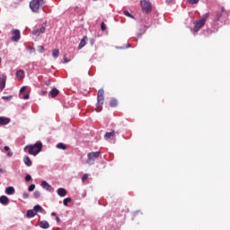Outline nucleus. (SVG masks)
<instances>
[{"instance_id": "obj_1", "label": "nucleus", "mask_w": 230, "mask_h": 230, "mask_svg": "<svg viewBox=\"0 0 230 230\" xmlns=\"http://www.w3.org/2000/svg\"><path fill=\"white\" fill-rule=\"evenodd\" d=\"M24 152H28L30 155H39L42 152V142L38 141L34 145H29L24 147Z\"/></svg>"}, {"instance_id": "obj_2", "label": "nucleus", "mask_w": 230, "mask_h": 230, "mask_svg": "<svg viewBox=\"0 0 230 230\" xmlns=\"http://www.w3.org/2000/svg\"><path fill=\"white\" fill-rule=\"evenodd\" d=\"M104 93H105V92L103 91V89H101L98 91L97 103H96V108H95L96 112H102V111L103 109V102H105V98L103 97Z\"/></svg>"}, {"instance_id": "obj_3", "label": "nucleus", "mask_w": 230, "mask_h": 230, "mask_svg": "<svg viewBox=\"0 0 230 230\" xmlns=\"http://www.w3.org/2000/svg\"><path fill=\"white\" fill-rule=\"evenodd\" d=\"M209 18V13H205L199 20L194 22V31L197 33L201 28H203L204 24H206V21Z\"/></svg>"}, {"instance_id": "obj_4", "label": "nucleus", "mask_w": 230, "mask_h": 230, "mask_svg": "<svg viewBox=\"0 0 230 230\" xmlns=\"http://www.w3.org/2000/svg\"><path fill=\"white\" fill-rule=\"evenodd\" d=\"M30 8L34 13H39L40 8H44V0H32L30 2Z\"/></svg>"}, {"instance_id": "obj_5", "label": "nucleus", "mask_w": 230, "mask_h": 230, "mask_svg": "<svg viewBox=\"0 0 230 230\" xmlns=\"http://www.w3.org/2000/svg\"><path fill=\"white\" fill-rule=\"evenodd\" d=\"M100 157V151L91 152L87 155L86 164L93 165L94 164V159H98Z\"/></svg>"}, {"instance_id": "obj_6", "label": "nucleus", "mask_w": 230, "mask_h": 230, "mask_svg": "<svg viewBox=\"0 0 230 230\" xmlns=\"http://www.w3.org/2000/svg\"><path fill=\"white\" fill-rule=\"evenodd\" d=\"M141 6L144 13H150V12H152V4L150 3V0H142Z\"/></svg>"}, {"instance_id": "obj_7", "label": "nucleus", "mask_w": 230, "mask_h": 230, "mask_svg": "<svg viewBox=\"0 0 230 230\" xmlns=\"http://www.w3.org/2000/svg\"><path fill=\"white\" fill-rule=\"evenodd\" d=\"M46 31V23H43L40 29H36L32 31V35L35 37H40L42 33H45Z\"/></svg>"}, {"instance_id": "obj_8", "label": "nucleus", "mask_w": 230, "mask_h": 230, "mask_svg": "<svg viewBox=\"0 0 230 230\" xmlns=\"http://www.w3.org/2000/svg\"><path fill=\"white\" fill-rule=\"evenodd\" d=\"M6 87V75H0V93Z\"/></svg>"}, {"instance_id": "obj_9", "label": "nucleus", "mask_w": 230, "mask_h": 230, "mask_svg": "<svg viewBox=\"0 0 230 230\" xmlns=\"http://www.w3.org/2000/svg\"><path fill=\"white\" fill-rule=\"evenodd\" d=\"M13 35L12 37L13 42H18V40H21V31L19 30H13Z\"/></svg>"}, {"instance_id": "obj_10", "label": "nucleus", "mask_w": 230, "mask_h": 230, "mask_svg": "<svg viewBox=\"0 0 230 230\" xmlns=\"http://www.w3.org/2000/svg\"><path fill=\"white\" fill-rule=\"evenodd\" d=\"M11 119L10 118L6 117H0V126L3 127L4 125H8L10 123Z\"/></svg>"}, {"instance_id": "obj_11", "label": "nucleus", "mask_w": 230, "mask_h": 230, "mask_svg": "<svg viewBox=\"0 0 230 230\" xmlns=\"http://www.w3.org/2000/svg\"><path fill=\"white\" fill-rule=\"evenodd\" d=\"M41 187L44 189V190H47V191H51V190H53V188L51 187V185H49V183H48V181H43L41 182Z\"/></svg>"}, {"instance_id": "obj_12", "label": "nucleus", "mask_w": 230, "mask_h": 230, "mask_svg": "<svg viewBox=\"0 0 230 230\" xmlns=\"http://www.w3.org/2000/svg\"><path fill=\"white\" fill-rule=\"evenodd\" d=\"M116 136V131L112 130L111 132H106L104 135V139L109 140L111 139V137H114Z\"/></svg>"}, {"instance_id": "obj_13", "label": "nucleus", "mask_w": 230, "mask_h": 230, "mask_svg": "<svg viewBox=\"0 0 230 230\" xmlns=\"http://www.w3.org/2000/svg\"><path fill=\"white\" fill-rule=\"evenodd\" d=\"M85 44H87V36L83 37L79 43L78 49H82L85 46Z\"/></svg>"}, {"instance_id": "obj_14", "label": "nucleus", "mask_w": 230, "mask_h": 230, "mask_svg": "<svg viewBox=\"0 0 230 230\" xmlns=\"http://www.w3.org/2000/svg\"><path fill=\"white\" fill-rule=\"evenodd\" d=\"M16 78L19 81L22 80L24 78V70H18L16 72Z\"/></svg>"}, {"instance_id": "obj_15", "label": "nucleus", "mask_w": 230, "mask_h": 230, "mask_svg": "<svg viewBox=\"0 0 230 230\" xmlns=\"http://www.w3.org/2000/svg\"><path fill=\"white\" fill-rule=\"evenodd\" d=\"M60 91H58V89L57 88H53L51 91H50V96L51 98H57V96H58Z\"/></svg>"}, {"instance_id": "obj_16", "label": "nucleus", "mask_w": 230, "mask_h": 230, "mask_svg": "<svg viewBox=\"0 0 230 230\" xmlns=\"http://www.w3.org/2000/svg\"><path fill=\"white\" fill-rule=\"evenodd\" d=\"M58 195H59V197H66V195H67V190L64 188H59L58 190Z\"/></svg>"}, {"instance_id": "obj_17", "label": "nucleus", "mask_w": 230, "mask_h": 230, "mask_svg": "<svg viewBox=\"0 0 230 230\" xmlns=\"http://www.w3.org/2000/svg\"><path fill=\"white\" fill-rule=\"evenodd\" d=\"M6 195H13L15 193V189L12 186H9L5 189Z\"/></svg>"}, {"instance_id": "obj_18", "label": "nucleus", "mask_w": 230, "mask_h": 230, "mask_svg": "<svg viewBox=\"0 0 230 230\" xmlns=\"http://www.w3.org/2000/svg\"><path fill=\"white\" fill-rule=\"evenodd\" d=\"M40 227H41V229H49V223H48V221H41Z\"/></svg>"}, {"instance_id": "obj_19", "label": "nucleus", "mask_w": 230, "mask_h": 230, "mask_svg": "<svg viewBox=\"0 0 230 230\" xmlns=\"http://www.w3.org/2000/svg\"><path fill=\"white\" fill-rule=\"evenodd\" d=\"M8 201H9L8 197H6V196L0 197V204L6 206V204H8Z\"/></svg>"}, {"instance_id": "obj_20", "label": "nucleus", "mask_w": 230, "mask_h": 230, "mask_svg": "<svg viewBox=\"0 0 230 230\" xmlns=\"http://www.w3.org/2000/svg\"><path fill=\"white\" fill-rule=\"evenodd\" d=\"M33 210L35 211L36 215H37V213L44 212V208H42V207H40V205L34 206Z\"/></svg>"}, {"instance_id": "obj_21", "label": "nucleus", "mask_w": 230, "mask_h": 230, "mask_svg": "<svg viewBox=\"0 0 230 230\" xmlns=\"http://www.w3.org/2000/svg\"><path fill=\"white\" fill-rule=\"evenodd\" d=\"M23 163L26 166H31L32 164V162H31V159H30V156H25L23 158Z\"/></svg>"}, {"instance_id": "obj_22", "label": "nucleus", "mask_w": 230, "mask_h": 230, "mask_svg": "<svg viewBox=\"0 0 230 230\" xmlns=\"http://www.w3.org/2000/svg\"><path fill=\"white\" fill-rule=\"evenodd\" d=\"M225 8L224 7H222L221 8V11H218L217 13V15H216V21H220V19H221V17H222V13H223V12H225Z\"/></svg>"}, {"instance_id": "obj_23", "label": "nucleus", "mask_w": 230, "mask_h": 230, "mask_svg": "<svg viewBox=\"0 0 230 230\" xmlns=\"http://www.w3.org/2000/svg\"><path fill=\"white\" fill-rule=\"evenodd\" d=\"M58 55H60V50H58V49H54L52 50L53 58H58Z\"/></svg>"}, {"instance_id": "obj_24", "label": "nucleus", "mask_w": 230, "mask_h": 230, "mask_svg": "<svg viewBox=\"0 0 230 230\" xmlns=\"http://www.w3.org/2000/svg\"><path fill=\"white\" fill-rule=\"evenodd\" d=\"M36 212L33 209L28 210L27 211V217L28 218H33V217H35Z\"/></svg>"}, {"instance_id": "obj_25", "label": "nucleus", "mask_w": 230, "mask_h": 230, "mask_svg": "<svg viewBox=\"0 0 230 230\" xmlns=\"http://www.w3.org/2000/svg\"><path fill=\"white\" fill-rule=\"evenodd\" d=\"M56 146H57V148H58V150H66L67 149V146H66L64 143H58Z\"/></svg>"}, {"instance_id": "obj_26", "label": "nucleus", "mask_w": 230, "mask_h": 230, "mask_svg": "<svg viewBox=\"0 0 230 230\" xmlns=\"http://www.w3.org/2000/svg\"><path fill=\"white\" fill-rule=\"evenodd\" d=\"M110 106L111 107H117L118 106V101H116V99L111 100V102H110Z\"/></svg>"}, {"instance_id": "obj_27", "label": "nucleus", "mask_w": 230, "mask_h": 230, "mask_svg": "<svg viewBox=\"0 0 230 230\" xmlns=\"http://www.w3.org/2000/svg\"><path fill=\"white\" fill-rule=\"evenodd\" d=\"M33 197L34 199H39L40 197V191L39 190L34 191Z\"/></svg>"}, {"instance_id": "obj_28", "label": "nucleus", "mask_w": 230, "mask_h": 230, "mask_svg": "<svg viewBox=\"0 0 230 230\" xmlns=\"http://www.w3.org/2000/svg\"><path fill=\"white\" fill-rule=\"evenodd\" d=\"M68 202H71V198H66V199L63 200L64 206H67V203H68Z\"/></svg>"}, {"instance_id": "obj_29", "label": "nucleus", "mask_w": 230, "mask_h": 230, "mask_svg": "<svg viewBox=\"0 0 230 230\" xmlns=\"http://www.w3.org/2000/svg\"><path fill=\"white\" fill-rule=\"evenodd\" d=\"M101 30L102 31H105V30H107V25H105V22H102V24H101Z\"/></svg>"}, {"instance_id": "obj_30", "label": "nucleus", "mask_w": 230, "mask_h": 230, "mask_svg": "<svg viewBox=\"0 0 230 230\" xmlns=\"http://www.w3.org/2000/svg\"><path fill=\"white\" fill-rule=\"evenodd\" d=\"M188 2L190 3V4H199V0H188Z\"/></svg>"}, {"instance_id": "obj_31", "label": "nucleus", "mask_w": 230, "mask_h": 230, "mask_svg": "<svg viewBox=\"0 0 230 230\" xmlns=\"http://www.w3.org/2000/svg\"><path fill=\"white\" fill-rule=\"evenodd\" d=\"M124 15H126L127 17H131V19H134V16H132V14H130L128 11H124Z\"/></svg>"}, {"instance_id": "obj_32", "label": "nucleus", "mask_w": 230, "mask_h": 230, "mask_svg": "<svg viewBox=\"0 0 230 230\" xmlns=\"http://www.w3.org/2000/svg\"><path fill=\"white\" fill-rule=\"evenodd\" d=\"M35 190V184H31L28 188V191H33Z\"/></svg>"}, {"instance_id": "obj_33", "label": "nucleus", "mask_w": 230, "mask_h": 230, "mask_svg": "<svg viewBox=\"0 0 230 230\" xmlns=\"http://www.w3.org/2000/svg\"><path fill=\"white\" fill-rule=\"evenodd\" d=\"M86 179H89V174L84 173L82 177V182H84Z\"/></svg>"}, {"instance_id": "obj_34", "label": "nucleus", "mask_w": 230, "mask_h": 230, "mask_svg": "<svg viewBox=\"0 0 230 230\" xmlns=\"http://www.w3.org/2000/svg\"><path fill=\"white\" fill-rule=\"evenodd\" d=\"M13 96L12 95H9V96H3L2 97V100H7V101H10L12 100Z\"/></svg>"}, {"instance_id": "obj_35", "label": "nucleus", "mask_w": 230, "mask_h": 230, "mask_svg": "<svg viewBox=\"0 0 230 230\" xmlns=\"http://www.w3.org/2000/svg\"><path fill=\"white\" fill-rule=\"evenodd\" d=\"M39 51H40V53H44V51H45L44 46H40Z\"/></svg>"}, {"instance_id": "obj_36", "label": "nucleus", "mask_w": 230, "mask_h": 230, "mask_svg": "<svg viewBox=\"0 0 230 230\" xmlns=\"http://www.w3.org/2000/svg\"><path fill=\"white\" fill-rule=\"evenodd\" d=\"M25 181H26L27 182H29V181H31V175L27 174L26 177H25Z\"/></svg>"}, {"instance_id": "obj_37", "label": "nucleus", "mask_w": 230, "mask_h": 230, "mask_svg": "<svg viewBox=\"0 0 230 230\" xmlns=\"http://www.w3.org/2000/svg\"><path fill=\"white\" fill-rule=\"evenodd\" d=\"M45 85H47V87H49V85H51V81L49 80L45 81Z\"/></svg>"}, {"instance_id": "obj_38", "label": "nucleus", "mask_w": 230, "mask_h": 230, "mask_svg": "<svg viewBox=\"0 0 230 230\" xmlns=\"http://www.w3.org/2000/svg\"><path fill=\"white\" fill-rule=\"evenodd\" d=\"M64 62H65V64H68V62H70V60L67 58V57L64 56Z\"/></svg>"}, {"instance_id": "obj_39", "label": "nucleus", "mask_w": 230, "mask_h": 230, "mask_svg": "<svg viewBox=\"0 0 230 230\" xmlns=\"http://www.w3.org/2000/svg\"><path fill=\"white\" fill-rule=\"evenodd\" d=\"M4 150L5 152H10V146H4Z\"/></svg>"}, {"instance_id": "obj_40", "label": "nucleus", "mask_w": 230, "mask_h": 230, "mask_svg": "<svg viewBox=\"0 0 230 230\" xmlns=\"http://www.w3.org/2000/svg\"><path fill=\"white\" fill-rule=\"evenodd\" d=\"M23 199H29L30 195L26 192L22 194Z\"/></svg>"}, {"instance_id": "obj_41", "label": "nucleus", "mask_w": 230, "mask_h": 230, "mask_svg": "<svg viewBox=\"0 0 230 230\" xmlns=\"http://www.w3.org/2000/svg\"><path fill=\"white\" fill-rule=\"evenodd\" d=\"M27 87L26 86H22L20 90V93H24V91H26Z\"/></svg>"}, {"instance_id": "obj_42", "label": "nucleus", "mask_w": 230, "mask_h": 230, "mask_svg": "<svg viewBox=\"0 0 230 230\" xmlns=\"http://www.w3.org/2000/svg\"><path fill=\"white\" fill-rule=\"evenodd\" d=\"M23 100H30V94H25L23 96Z\"/></svg>"}, {"instance_id": "obj_43", "label": "nucleus", "mask_w": 230, "mask_h": 230, "mask_svg": "<svg viewBox=\"0 0 230 230\" xmlns=\"http://www.w3.org/2000/svg\"><path fill=\"white\" fill-rule=\"evenodd\" d=\"M13 155V153L12 151H9L8 154H7V156L12 157Z\"/></svg>"}, {"instance_id": "obj_44", "label": "nucleus", "mask_w": 230, "mask_h": 230, "mask_svg": "<svg viewBox=\"0 0 230 230\" xmlns=\"http://www.w3.org/2000/svg\"><path fill=\"white\" fill-rule=\"evenodd\" d=\"M56 220H57L58 223L60 222V217H56Z\"/></svg>"}, {"instance_id": "obj_45", "label": "nucleus", "mask_w": 230, "mask_h": 230, "mask_svg": "<svg viewBox=\"0 0 230 230\" xmlns=\"http://www.w3.org/2000/svg\"><path fill=\"white\" fill-rule=\"evenodd\" d=\"M6 171L0 169V173H4Z\"/></svg>"}, {"instance_id": "obj_46", "label": "nucleus", "mask_w": 230, "mask_h": 230, "mask_svg": "<svg viewBox=\"0 0 230 230\" xmlns=\"http://www.w3.org/2000/svg\"><path fill=\"white\" fill-rule=\"evenodd\" d=\"M52 217H55V215H57L55 212L51 213Z\"/></svg>"}, {"instance_id": "obj_47", "label": "nucleus", "mask_w": 230, "mask_h": 230, "mask_svg": "<svg viewBox=\"0 0 230 230\" xmlns=\"http://www.w3.org/2000/svg\"><path fill=\"white\" fill-rule=\"evenodd\" d=\"M172 0H166V3H172Z\"/></svg>"}, {"instance_id": "obj_48", "label": "nucleus", "mask_w": 230, "mask_h": 230, "mask_svg": "<svg viewBox=\"0 0 230 230\" xmlns=\"http://www.w3.org/2000/svg\"><path fill=\"white\" fill-rule=\"evenodd\" d=\"M126 48H130V44H128Z\"/></svg>"}, {"instance_id": "obj_49", "label": "nucleus", "mask_w": 230, "mask_h": 230, "mask_svg": "<svg viewBox=\"0 0 230 230\" xmlns=\"http://www.w3.org/2000/svg\"><path fill=\"white\" fill-rule=\"evenodd\" d=\"M33 53H35V49H32Z\"/></svg>"}, {"instance_id": "obj_50", "label": "nucleus", "mask_w": 230, "mask_h": 230, "mask_svg": "<svg viewBox=\"0 0 230 230\" xmlns=\"http://www.w3.org/2000/svg\"><path fill=\"white\" fill-rule=\"evenodd\" d=\"M1 60H2V59H1V58H0V64H1Z\"/></svg>"}]
</instances>
